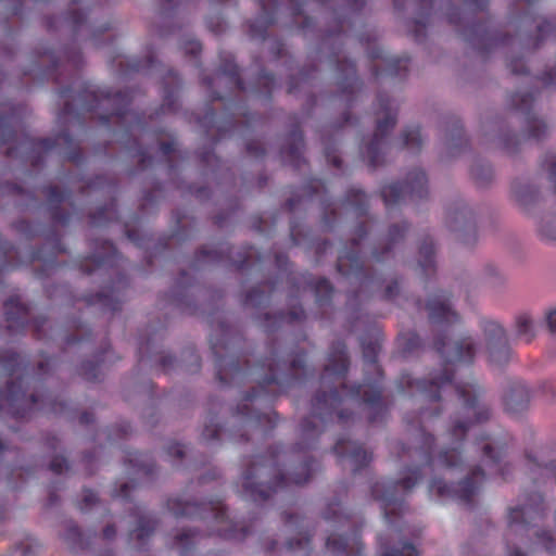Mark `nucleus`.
<instances>
[{
  "instance_id": "obj_1",
  "label": "nucleus",
  "mask_w": 556,
  "mask_h": 556,
  "mask_svg": "<svg viewBox=\"0 0 556 556\" xmlns=\"http://www.w3.org/2000/svg\"><path fill=\"white\" fill-rule=\"evenodd\" d=\"M532 391L527 382L519 379H508L501 390V406L509 416H522L531 404Z\"/></svg>"
},
{
  "instance_id": "obj_2",
  "label": "nucleus",
  "mask_w": 556,
  "mask_h": 556,
  "mask_svg": "<svg viewBox=\"0 0 556 556\" xmlns=\"http://www.w3.org/2000/svg\"><path fill=\"white\" fill-rule=\"evenodd\" d=\"M435 349L445 363L456 364L470 361L473 356V343L470 338L444 336L435 343Z\"/></svg>"
},
{
  "instance_id": "obj_3",
  "label": "nucleus",
  "mask_w": 556,
  "mask_h": 556,
  "mask_svg": "<svg viewBox=\"0 0 556 556\" xmlns=\"http://www.w3.org/2000/svg\"><path fill=\"white\" fill-rule=\"evenodd\" d=\"M382 194L388 202H397L405 195L421 199L427 194V178L424 172L414 170L408 174L403 186L393 184L387 186Z\"/></svg>"
},
{
  "instance_id": "obj_4",
  "label": "nucleus",
  "mask_w": 556,
  "mask_h": 556,
  "mask_svg": "<svg viewBox=\"0 0 556 556\" xmlns=\"http://www.w3.org/2000/svg\"><path fill=\"white\" fill-rule=\"evenodd\" d=\"M450 229L465 243L476 240L477 229L473 214L469 210H456L448 217Z\"/></svg>"
},
{
  "instance_id": "obj_5",
  "label": "nucleus",
  "mask_w": 556,
  "mask_h": 556,
  "mask_svg": "<svg viewBox=\"0 0 556 556\" xmlns=\"http://www.w3.org/2000/svg\"><path fill=\"white\" fill-rule=\"evenodd\" d=\"M427 309L429 318L433 323L448 321L455 317L447 292H439L431 295L427 303Z\"/></svg>"
},
{
  "instance_id": "obj_6",
  "label": "nucleus",
  "mask_w": 556,
  "mask_h": 556,
  "mask_svg": "<svg viewBox=\"0 0 556 556\" xmlns=\"http://www.w3.org/2000/svg\"><path fill=\"white\" fill-rule=\"evenodd\" d=\"M544 498L541 494H534L531 503L521 508L510 510L509 519L513 523H534L544 515Z\"/></svg>"
},
{
  "instance_id": "obj_7",
  "label": "nucleus",
  "mask_w": 556,
  "mask_h": 556,
  "mask_svg": "<svg viewBox=\"0 0 556 556\" xmlns=\"http://www.w3.org/2000/svg\"><path fill=\"white\" fill-rule=\"evenodd\" d=\"M458 392L467 409L472 410L475 416H488V409L480 403L481 389L475 382L459 387Z\"/></svg>"
},
{
  "instance_id": "obj_8",
  "label": "nucleus",
  "mask_w": 556,
  "mask_h": 556,
  "mask_svg": "<svg viewBox=\"0 0 556 556\" xmlns=\"http://www.w3.org/2000/svg\"><path fill=\"white\" fill-rule=\"evenodd\" d=\"M485 349L502 341L508 340L505 329L496 321L483 324Z\"/></svg>"
},
{
  "instance_id": "obj_9",
  "label": "nucleus",
  "mask_w": 556,
  "mask_h": 556,
  "mask_svg": "<svg viewBox=\"0 0 556 556\" xmlns=\"http://www.w3.org/2000/svg\"><path fill=\"white\" fill-rule=\"evenodd\" d=\"M486 352L491 362L497 365L506 364L511 356V350L508 340L486 348Z\"/></svg>"
},
{
  "instance_id": "obj_10",
  "label": "nucleus",
  "mask_w": 556,
  "mask_h": 556,
  "mask_svg": "<svg viewBox=\"0 0 556 556\" xmlns=\"http://www.w3.org/2000/svg\"><path fill=\"white\" fill-rule=\"evenodd\" d=\"M515 328L518 336L533 337L534 323L529 315H519L515 320Z\"/></svg>"
},
{
  "instance_id": "obj_11",
  "label": "nucleus",
  "mask_w": 556,
  "mask_h": 556,
  "mask_svg": "<svg viewBox=\"0 0 556 556\" xmlns=\"http://www.w3.org/2000/svg\"><path fill=\"white\" fill-rule=\"evenodd\" d=\"M395 125V115L388 112L382 118L378 119V132L384 135L390 128Z\"/></svg>"
},
{
  "instance_id": "obj_12",
  "label": "nucleus",
  "mask_w": 556,
  "mask_h": 556,
  "mask_svg": "<svg viewBox=\"0 0 556 556\" xmlns=\"http://www.w3.org/2000/svg\"><path fill=\"white\" fill-rule=\"evenodd\" d=\"M405 144L412 150H418L421 144V137L418 130H412L405 135Z\"/></svg>"
},
{
  "instance_id": "obj_13",
  "label": "nucleus",
  "mask_w": 556,
  "mask_h": 556,
  "mask_svg": "<svg viewBox=\"0 0 556 556\" xmlns=\"http://www.w3.org/2000/svg\"><path fill=\"white\" fill-rule=\"evenodd\" d=\"M257 478L260 479V481L257 482V486L258 489L256 490V492L258 493L260 497H266L268 496V493H267V489L265 490V484H266V481L263 480V472H260L257 475ZM245 486L248 489L251 490V493L253 494L254 491H255V486L253 482H247Z\"/></svg>"
},
{
  "instance_id": "obj_14",
  "label": "nucleus",
  "mask_w": 556,
  "mask_h": 556,
  "mask_svg": "<svg viewBox=\"0 0 556 556\" xmlns=\"http://www.w3.org/2000/svg\"><path fill=\"white\" fill-rule=\"evenodd\" d=\"M544 320L548 332L556 336V308H549L545 313Z\"/></svg>"
},
{
  "instance_id": "obj_15",
  "label": "nucleus",
  "mask_w": 556,
  "mask_h": 556,
  "mask_svg": "<svg viewBox=\"0 0 556 556\" xmlns=\"http://www.w3.org/2000/svg\"><path fill=\"white\" fill-rule=\"evenodd\" d=\"M68 465L64 457H55L51 463V469L55 472H62Z\"/></svg>"
},
{
  "instance_id": "obj_16",
  "label": "nucleus",
  "mask_w": 556,
  "mask_h": 556,
  "mask_svg": "<svg viewBox=\"0 0 556 556\" xmlns=\"http://www.w3.org/2000/svg\"><path fill=\"white\" fill-rule=\"evenodd\" d=\"M391 556H415V548L409 544H405L401 552L394 551Z\"/></svg>"
},
{
  "instance_id": "obj_17",
  "label": "nucleus",
  "mask_w": 556,
  "mask_h": 556,
  "mask_svg": "<svg viewBox=\"0 0 556 556\" xmlns=\"http://www.w3.org/2000/svg\"><path fill=\"white\" fill-rule=\"evenodd\" d=\"M144 535V532L143 530H140V529H136L131 532V536H136L137 539H141L143 538Z\"/></svg>"
},
{
  "instance_id": "obj_18",
  "label": "nucleus",
  "mask_w": 556,
  "mask_h": 556,
  "mask_svg": "<svg viewBox=\"0 0 556 556\" xmlns=\"http://www.w3.org/2000/svg\"><path fill=\"white\" fill-rule=\"evenodd\" d=\"M466 484H468V482L466 481ZM464 492H465V496L468 497L470 494L473 493V489L472 488H469L468 485H465L464 486Z\"/></svg>"
},
{
  "instance_id": "obj_19",
  "label": "nucleus",
  "mask_w": 556,
  "mask_h": 556,
  "mask_svg": "<svg viewBox=\"0 0 556 556\" xmlns=\"http://www.w3.org/2000/svg\"><path fill=\"white\" fill-rule=\"evenodd\" d=\"M114 532H115V531H114V529H113V528L108 527V528L104 530V535H105L106 538H111V536L114 534Z\"/></svg>"
},
{
  "instance_id": "obj_20",
  "label": "nucleus",
  "mask_w": 556,
  "mask_h": 556,
  "mask_svg": "<svg viewBox=\"0 0 556 556\" xmlns=\"http://www.w3.org/2000/svg\"><path fill=\"white\" fill-rule=\"evenodd\" d=\"M458 430L460 431V433H463V432H464V430H465V426H464L463 424H458V425H456V427H455L454 431L456 432V431H458Z\"/></svg>"
},
{
  "instance_id": "obj_21",
  "label": "nucleus",
  "mask_w": 556,
  "mask_h": 556,
  "mask_svg": "<svg viewBox=\"0 0 556 556\" xmlns=\"http://www.w3.org/2000/svg\"><path fill=\"white\" fill-rule=\"evenodd\" d=\"M543 535L547 542H552V538L547 533H543Z\"/></svg>"
},
{
  "instance_id": "obj_22",
  "label": "nucleus",
  "mask_w": 556,
  "mask_h": 556,
  "mask_svg": "<svg viewBox=\"0 0 556 556\" xmlns=\"http://www.w3.org/2000/svg\"><path fill=\"white\" fill-rule=\"evenodd\" d=\"M438 492H439V493H442V492H443V486H441V484H440V483H438Z\"/></svg>"
},
{
  "instance_id": "obj_23",
  "label": "nucleus",
  "mask_w": 556,
  "mask_h": 556,
  "mask_svg": "<svg viewBox=\"0 0 556 556\" xmlns=\"http://www.w3.org/2000/svg\"><path fill=\"white\" fill-rule=\"evenodd\" d=\"M534 534H535L538 538H541V534H540L538 531H535V532H534Z\"/></svg>"
},
{
  "instance_id": "obj_24",
  "label": "nucleus",
  "mask_w": 556,
  "mask_h": 556,
  "mask_svg": "<svg viewBox=\"0 0 556 556\" xmlns=\"http://www.w3.org/2000/svg\"><path fill=\"white\" fill-rule=\"evenodd\" d=\"M517 556H520L519 553H517Z\"/></svg>"
}]
</instances>
